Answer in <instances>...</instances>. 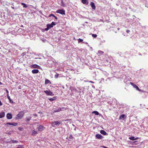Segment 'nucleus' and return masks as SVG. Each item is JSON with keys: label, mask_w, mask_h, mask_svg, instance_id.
<instances>
[{"label": "nucleus", "mask_w": 148, "mask_h": 148, "mask_svg": "<svg viewBox=\"0 0 148 148\" xmlns=\"http://www.w3.org/2000/svg\"><path fill=\"white\" fill-rule=\"evenodd\" d=\"M6 92L7 94H8L9 93L7 89H6Z\"/></svg>", "instance_id": "obj_41"}, {"label": "nucleus", "mask_w": 148, "mask_h": 148, "mask_svg": "<svg viewBox=\"0 0 148 148\" xmlns=\"http://www.w3.org/2000/svg\"><path fill=\"white\" fill-rule=\"evenodd\" d=\"M49 83H50V84H51L49 80L47 79H46L45 80V85H47Z\"/></svg>", "instance_id": "obj_19"}, {"label": "nucleus", "mask_w": 148, "mask_h": 148, "mask_svg": "<svg viewBox=\"0 0 148 148\" xmlns=\"http://www.w3.org/2000/svg\"><path fill=\"white\" fill-rule=\"evenodd\" d=\"M73 138V137L72 135H70L69 137V138L70 139H72Z\"/></svg>", "instance_id": "obj_36"}, {"label": "nucleus", "mask_w": 148, "mask_h": 148, "mask_svg": "<svg viewBox=\"0 0 148 148\" xmlns=\"http://www.w3.org/2000/svg\"><path fill=\"white\" fill-rule=\"evenodd\" d=\"M54 18H55V19H58V18L57 17H56V16H54Z\"/></svg>", "instance_id": "obj_40"}, {"label": "nucleus", "mask_w": 148, "mask_h": 148, "mask_svg": "<svg viewBox=\"0 0 148 148\" xmlns=\"http://www.w3.org/2000/svg\"><path fill=\"white\" fill-rule=\"evenodd\" d=\"M8 99H9V101L11 103H13V101L11 100V99H10V97H8Z\"/></svg>", "instance_id": "obj_27"}, {"label": "nucleus", "mask_w": 148, "mask_h": 148, "mask_svg": "<svg viewBox=\"0 0 148 148\" xmlns=\"http://www.w3.org/2000/svg\"><path fill=\"white\" fill-rule=\"evenodd\" d=\"M95 137L96 138L99 139H101L103 138V136L101 134H97Z\"/></svg>", "instance_id": "obj_7"}, {"label": "nucleus", "mask_w": 148, "mask_h": 148, "mask_svg": "<svg viewBox=\"0 0 148 148\" xmlns=\"http://www.w3.org/2000/svg\"><path fill=\"white\" fill-rule=\"evenodd\" d=\"M44 129V127L42 125H40L38 128V130L39 131H42Z\"/></svg>", "instance_id": "obj_13"}, {"label": "nucleus", "mask_w": 148, "mask_h": 148, "mask_svg": "<svg viewBox=\"0 0 148 148\" xmlns=\"http://www.w3.org/2000/svg\"><path fill=\"white\" fill-rule=\"evenodd\" d=\"M90 82L92 83H93V82L92 81H91Z\"/></svg>", "instance_id": "obj_45"}, {"label": "nucleus", "mask_w": 148, "mask_h": 148, "mask_svg": "<svg viewBox=\"0 0 148 148\" xmlns=\"http://www.w3.org/2000/svg\"><path fill=\"white\" fill-rule=\"evenodd\" d=\"M139 138L137 137L136 138H135L134 137V136H132V137H130L129 138V139L131 140H138V139Z\"/></svg>", "instance_id": "obj_15"}, {"label": "nucleus", "mask_w": 148, "mask_h": 148, "mask_svg": "<svg viewBox=\"0 0 148 148\" xmlns=\"http://www.w3.org/2000/svg\"><path fill=\"white\" fill-rule=\"evenodd\" d=\"M90 5L92 9L95 10V9L96 6L95 5L94 3L93 2H92L90 3Z\"/></svg>", "instance_id": "obj_12"}, {"label": "nucleus", "mask_w": 148, "mask_h": 148, "mask_svg": "<svg viewBox=\"0 0 148 148\" xmlns=\"http://www.w3.org/2000/svg\"><path fill=\"white\" fill-rule=\"evenodd\" d=\"M12 142L13 143H18V141L16 140H12Z\"/></svg>", "instance_id": "obj_28"}, {"label": "nucleus", "mask_w": 148, "mask_h": 148, "mask_svg": "<svg viewBox=\"0 0 148 148\" xmlns=\"http://www.w3.org/2000/svg\"><path fill=\"white\" fill-rule=\"evenodd\" d=\"M61 5L62 6H63V7H64L65 6V4H64V3H63V1L62 0V1H61Z\"/></svg>", "instance_id": "obj_30"}, {"label": "nucleus", "mask_w": 148, "mask_h": 148, "mask_svg": "<svg viewBox=\"0 0 148 148\" xmlns=\"http://www.w3.org/2000/svg\"><path fill=\"white\" fill-rule=\"evenodd\" d=\"M2 84V83L0 82V85H1Z\"/></svg>", "instance_id": "obj_43"}, {"label": "nucleus", "mask_w": 148, "mask_h": 148, "mask_svg": "<svg viewBox=\"0 0 148 148\" xmlns=\"http://www.w3.org/2000/svg\"><path fill=\"white\" fill-rule=\"evenodd\" d=\"M31 68H37L40 69V66L36 64H34L30 66Z\"/></svg>", "instance_id": "obj_6"}, {"label": "nucleus", "mask_w": 148, "mask_h": 148, "mask_svg": "<svg viewBox=\"0 0 148 148\" xmlns=\"http://www.w3.org/2000/svg\"><path fill=\"white\" fill-rule=\"evenodd\" d=\"M54 16L55 15L53 14H51L49 15V17H51V16H53L54 17Z\"/></svg>", "instance_id": "obj_35"}, {"label": "nucleus", "mask_w": 148, "mask_h": 148, "mask_svg": "<svg viewBox=\"0 0 148 148\" xmlns=\"http://www.w3.org/2000/svg\"><path fill=\"white\" fill-rule=\"evenodd\" d=\"M7 118L8 119H11L12 118V115L11 114L8 113L6 115Z\"/></svg>", "instance_id": "obj_9"}, {"label": "nucleus", "mask_w": 148, "mask_h": 148, "mask_svg": "<svg viewBox=\"0 0 148 148\" xmlns=\"http://www.w3.org/2000/svg\"><path fill=\"white\" fill-rule=\"evenodd\" d=\"M31 117H27L25 121H28L31 119Z\"/></svg>", "instance_id": "obj_25"}, {"label": "nucleus", "mask_w": 148, "mask_h": 148, "mask_svg": "<svg viewBox=\"0 0 148 148\" xmlns=\"http://www.w3.org/2000/svg\"><path fill=\"white\" fill-rule=\"evenodd\" d=\"M100 133L104 135H107L108 134L104 130H101L100 132Z\"/></svg>", "instance_id": "obj_14"}, {"label": "nucleus", "mask_w": 148, "mask_h": 148, "mask_svg": "<svg viewBox=\"0 0 148 148\" xmlns=\"http://www.w3.org/2000/svg\"><path fill=\"white\" fill-rule=\"evenodd\" d=\"M37 132L34 130H33L32 132V135L33 136H34L35 134H37Z\"/></svg>", "instance_id": "obj_21"}, {"label": "nucleus", "mask_w": 148, "mask_h": 148, "mask_svg": "<svg viewBox=\"0 0 148 148\" xmlns=\"http://www.w3.org/2000/svg\"><path fill=\"white\" fill-rule=\"evenodd\" d=\"M59 75V74L57 73L56 75H55L54 77L55 78H57L58 77Z\"/></svg>", "instance_id": "obj_33"}, {"label": "nucleus", "mask_w": 148, "mask_h": 148, "mask_svg": "<svg viewBox=\"0 0 148 148\" xmlns=\"http://www.w3.org/2000/svg\"><path fill=\"white\" fill-rule=\"evenodd\" d=\"M92 113H94L95 115H98L99 114V113L97 111H93Z\"/></svg>", "instance_id": "obj_22"}, {"label": "nucleus", "mask_w": 148, "mask_h": 148, "mask_svg": "<svg viewBox=\"0 0 148 148\" xmlns=\"http://www.w3.org/2000/svg\"><path fill=\"white\" fill-rule=\"evenodd\" d=\"M44 92L47 95L53 96L54 94L50 90H45Z\"/></svg>", "instance_id": "obj_5"}, {"label": "nucleus", "mask_w": 148, "mask_h": 148, "mask_svg": "<svg viewBox=\"0 0 148 148\" xmlns=\"http://www.w3.org/2000/svg\"><path fill=\"white\" fill-rule=\"evenodd\" d=\"M6 125H12L14 126H17L18 125V123H7Z\"/></svg>", "instance_id": "obj_10"}, {"label": "nucleus", "mask_w": 148, "mask_h": 148, "mask_svg": "<svg viewBox=\"0 0 148 148\" xmlns=\"http://www.w3.org/2000/svg\"><path fill=\"white\" fill-rule=\"evenodd\" d=\"M7 98H8V97H10V96H9V93L7 94Z\"/></svg>", "instance_id": "obj_42"}, {"label": "nucleus", "mask_w": 148, "mask_h": 148, "mask_svg": "<svg viewBox=\"0 0 148 148\" xmlns=\"http://www.w3.org/2000/svg\"><path fill=\"white\" fill-rule=\"evenodd\" d=\"M62 108V110H64L66 109L64 107L62 108Z\"/></svg>", "instance_id": "obj_37"}, {"label": "nucleus", "mask_w": 148, "mask_h": 148, "mask_svg": "<svg viewBox=\"0 0 148 148\" xmlns=\"http://www.w3.org/2000/svg\"><path fill=\"white\" fill-rule=\"evenodd\" d=\"M2 103H1V101L0 100V106H2Z\"/></svg>", "instance_id": "obj_39"}, {"label": "nucleus", "mask_w": 148, "mask_h": 148, "mask_svg": "<svg viewBox=\"0 0 148 148\" xmlns=\"http://www.w3.org/2000/svg\"><path fill=\"white\" fill-rule=\"evenodd\" d=\"M92 36L93 38H95L97 37V35L96 34H92Z\"/></svg>", "instance_id": "obj_32"}, {"label": "nucleus", "mask_w": 148, "mask_h": 148, "mask_svg": "<svg viewBox=\"0 0 148 148\" xmlns=\"http://www.w3.org/2000/svg\"><path fill=\"white\" fill-rule=\"evenodd\" d=\"M12 9H14V7H12Z\"/></svg>", "instance_id": "obj_44"}, {"label": "nucleus", "mask_w": 148, "mask_h": 148, "mask_svg": "<svg viewBox=\"0 0 148 148\" xmlns=\"http://www.w3.org/2000/svg\"><path fill=\"white\" fill-rule=\"evenodd\" d=\"M17 148H24V145H18Z\"/></svg>", "instance_id": "obj_24"}, {"label": "nucleus", "mask_w": 148, "mask_h": 148, "mask_svg": "<svg viewBox=\"0 0 148 148\" xmlns=\"http://www.w3.org/2000/svg\"><path fill=\"white\" fill-rule=\"evenodd\" d=\"M56 12L58 13H59L61 14H65V11L63 10L60 9L57 10L56 11Z\"/></svg>", "instance_id": "obj_4"}, {"label": "nucleus", "mask_w": 148, "mask_h": 148, "mask_svg": "<svg viewBox=\"0 0 148 148\" xmlns=\"http://www.w3.org/2000/svg\"><path fill=\"white\" fill-rule=\"evenodd\" d=\"M83 41V40L80 38H79L78 39V42L79 43L82 42Z\"/></svg>", "instance_id": "obj_31"}, {"label": "nucleus", "mask_w": 148, "mask_h": 148, "mask_svg": "<svg viewBox=\"0 0 148 148\" xmlns=\"http://www.w3.org/2000/svg\"><path fill=\"white\" fill-rule=\"evenodd\" d=\"M62 110V108H58L56 110H54V112H58L61 111Z\"/></svg>", "instance_id": "obj_18"}, {"label": "nucleus", "mask_w": 148, "mask_h": 148, "mask_svg": "<svg viewBox=\"0 0 148 148\" xmlns=\"http://www.w3.org/2000/svg\"><path fill=\"white\" fill-rule=\"evenodd\" d=\"M18 130L19 131H22L23 130V128L21 127H20L18 128Z\"/></svg>", "instance_id": "obj_34"}, {"label": "nucleus", "mask_w": 148, "mask_h": 148, "mask_svg": "<svg viewBox=\"0 0 148 148\" xmlns=\"http://www.w3.org/2000/svg\"><path fill=\"white\" fill-rule=\"evenodd\" d=\"M56 25V23L55 22H53L51 24H47V27L45 28V31H48L50 28L52 27L53 25Z\"/></svg>", "instance_id": "obj_1"}, {"label": "nucleus", "mask_w": 148, "mask_h": 148, "mask_svg": "<svg viewBox=\"0 0 148 148\" xmlns=\"http://www.w3.org/2000/svg\"><path fill=\"white\" fill-rule=\"evenodd\" d=\"M130 32V30L128 29H127L126 31V32L127 33H129Z\"/></svg>", "instance_id": "obj_38"}, {"label": "nucleus", "mask_w": 148, "mask_h": 148, "mask_svg": "<svg viewBox=\"0 0 148 148\" xmlns=\"http://www.w3.org/2000/svg\"><path fill=\"white\" fill-rule=\"evenodd\" d=\"M130 84L132 85L137 90L139 91H140V90L139 89L138 87L136 85L134 84L132 82H130Z\"/></svg>", "instance_id": "obj_8"}, {"label": "nucleus", "mask_w": 148, "mask_h": 148, "mask_svg": "<svg viewBox=\"0 0 148 148\" xmlns=\"http://www.w3.org/2000/svg\"><path fill=\"white\" fill-rule=\"evenodd\" d=\"M56 97H54L52 98H50L49 99V100H50L51 101H53L56 100Z\"/></svg>", "instance_id": "obj_20"}, {"label": "nucleus", "mask_w": 148, "mask_h": 148, "mask_svg": "<svg viewBox=\"0 0 148 148\" xmlns=\"http://www.w3.org/2000/svg\"><path fill=\"white\" fill-rule=\"evenodd\" d=\"M5 114L4 112L0 113V119L3 117L5 116Z\"/></svg>", "instance_id": "obj_17"}, {"label": "nucleus", "mask_w": 148, "mask_h": 148, "mask_svg": "<svg viewBox=\"0 0 148 148\" xmlns=\"http://www.w3.org/2000/svg\"><path fill=\"white\" fill-rule=\"evenodd\" d=\"M98 53L100 54V55H101L103 54L104 52L103 51H102L100 50H99L98 51Z\"/></svg>", "instance_id": "obj_23"}, {"label": "nucleus", "mask_w": 148, "mask_h": 148, "mask_svg": "<svg viewBox=\"0 0 148 148\" xmlns=\"http://www.w3.org/2000/svg\"><path fill=\"white\" fill-rule=\"evenodd\" d=\"M61 122L60 121H52L51 122V124L52 127H55V125H59L61 124Z\"/></svg>", "instance_id": "obj_3"}, {"label": "nucleus", "mask_w": 148, "mask_h": 148, "mask_svg": "<svg viewBox=\"0 0 148 148\" xmlns=\"http://www.w3.org/2000/svg\"><path fill=\"white\" fill-rule=\"evenodd\" d=\"M82 2L83 4H85L86 2V0H82Z\"/></svg>", "instance_id": "obj_29"}, {"label": "nucleus", "mask_w": 148, "mask_h": 148, "mask_svg": "<svg viewBox=\"0 0 148 148\" xmlns=\"http://www.w3.org/2000/svg\"><path fill=\"white\" fill-rule=\"evenodd\" d=\"M21 4L23 6V7L24 8H27V5L24 3H21Z\"/></svg>", "instance_id": "obj_26"}, {"label": "nucleus", "mask_w": 148, "mask_h": 148, "mask_svg": "<svg viewBox=\"0 0 148 148\" xmlns=\"http://www.w3.org/2000/svg\"><path fill=\"white\" fill-rule=\"evenodd\" d=\"M24 112L23 111L20 112L19 114L16 115V119H21L24 114Z\"/></svg>", "instance_id": "obj_2"}, {"label": "nucleus", "mask_w": 148, "mask_h": 148, "mask_svg": "<svg viewBox=\"0 0 148 148\" xmlns=\"http://www.w3.org/2000/svg\"><path fill=\"white\" fill-rule=\"evenodd\" d=\"M126 116H125V115L123 114L121 115L119 117V119L120 120L122 119L123 120H124L125 119H126Z\"/></svg>", "instance_id": "obj_11"}, {"label": "nucleus", "mask_w": 148, "mask_h": 148, "mask_svg": "<svg viewBox=\"0 0 148 148\" xmlns=\"http://www.w3.org/2000/svg\"><path fill=\"white\" fill-rule=\"evenodd\" d=\"M39 71L38 69H34L32 71V73L33 74H36L38 73Z\"/></svg>", "instance_id": "obj_16"}]
</instances>
